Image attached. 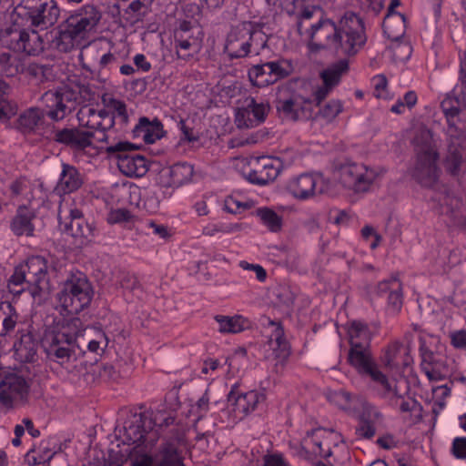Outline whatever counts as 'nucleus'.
<instances>
[{
  "instance_id": "f257e3e1",
  "label": "nucleus",
  "mask_w": 466,
  "mask_h": 466,
  "mask_svg": "<svg viewBox=\"0 0 466 466\" xmlns=\"http://www.w3.org/2000/svg\"><path fill=\"white\" fill-rule=\"evenodd\" d=\"M310 39L319 38L326 43L316 44L318 49L329 48L337 56H353L366 44L367 35L363 19L352 11H347L338 24L320 19L310 27Z\"/></svg>"
},
{
  "instance_id": "f03ea898",
  "label": "nucleus",
  "mask_w": 466,
  "mask_h": 466,
  "mask_svg": "<svg viewBox=\"0 0 466 466\" xmlns=\"http://www.w3.org/2000/svg\"><path fill=\"white\" fill-rule=\"evenodd\" d=\"M461 92L454 97H446L441 103V109L446 120L447 155L444 167L452 176H458L463 161V143L466 141V123L463 113L466 110V50L461 63Z\"/></svg>"
},
{
  "instance_id": "7ed1b4c3",
  "label": "nucleus",
  "mask_w": 466,
  "mask_h": 466,
  "mask_svg": "<svg viewBox=\"0 0 466 466\" xmlns=\"http://www.w3.org/2000/svg\"><path fill=\"white\" fill-rule=\"evenodd\" d=\"M276 109L279 115L291 121L316 119L321 116L328 122L332 121L340 112L342 104L339 100H330L313 115V100L299 92H292L285 98L276 101Z\"/></svg>"
},
{
  "instance_id": "20e7f679",
  "label": "nucleus",
  "mask_w": 466,
  "mask_h": 466,
  "mask_svg": "<svg viewBox=\"0 0 466 466\" xmlns=\"http://www.w3.org/2000/svg\"><path fill=\"white\" fill-rule=\"evenodd\" d=\"M93 296V290L86 277L81 273H71L57 293L61 306L71 314H77L86 308Z\"/></svg>"
},
{
  "instance_id": "39448f33",
  "label": "nucleus",
  "mask_w": 466,
  "mask_h": 466,
  "mask_svg": "<svg viewBox=\"0 0 466 466\" xmlns=\"http://www.w3.org/2000/svg\"><path fill=\"white\" fill-rule=\"evenodd\" d=\"M439 154L431 142L430 134H425L424 143L417 148V160L411 177L421 186L433 188L438 185L440 169L437 167Z\"/></svg>"
},
{
  "instance_id": "423d86ee",
  "label": "nucleus",
  "mask_w": 466,
  "mask_h": 466,
  "mask_svg": "<svg viewBox=\"0 0 466 466\" xmlns=\"http://www.w3.org/2000/svg\"><path fill=\"white\" fill-rule=\"evenodd\" d=\"M15 10L31 26L40 29L53 26L60 15L55 0H21Z\"/></svg>"
},
{
  "instance_id": "0eeeda50",
  "label": "nucleus",
  "mask_w": 466,
  "mask_h": 466,
  "mask_svg": "<svg viewBox=\"0 0 466 466\" xmlns=\"http://www.w3.org/2000/svg\"><path fill=\"white\" fill-rule=\"evenodd\" d=\"M138 149L136 144L120 141L106 148L108 155L117 158L119 170L127 177H143L148 170L147 158L134 151Z\"/></svg>"
},
{
  "instance_id": "6e6552de",
  "label": "nucleus",
  "mask_w": 466,
  "mask_h": 466,
  "mask_svg": "<svg viewBox=\"0 0 466 466\" xmlns=\"http://www.w3.org/2000/svg\"><path fill=\"white\" fill-rule=\"evenodd\" d=\"M348 361L360 375L370 378L387 391H390V384L374 361L370 346L354 344L349 350Z\"/></svg>"
},
{
  "instance_id": "1a4fd4ad",
  "label": "nucleus",
  "mask_w": 466,
  "mask_h": 466,
  "mask_svg": "<svg viewBox=\"0 0 466 466\" xmlns=\"http://www.w3.org/2000/svg\"><path fill=\"white\" fill-rule=\"evenodd\" d=\"M43 100L46 105L45 114L55 121L64 119L76 109L77 105H80L72 84L56 92H46Z\"/></svg>"
},
{
  "instance_id": "9d476101",
  "label": "nucleus",
  "mask_w": 466,
  "mask_h": 466,
  "mask_svg": "<svg viewBox=\"0 0 466 466\" xmlns=\"http://www.w3.org/2000/svg\"><path fill=\"white\" fill-rule=\"evenodd\" d=\"M30 382L23 376L10 372L0 381V403L7 410L24 405L28 400Z\"/></svg>"
},
{
  "instance_id": "9b49d317",
  "label": "nucleus",
  "mask_w": 466,
  "mask_h": 466,
  "mask_svg": "<svg viewBox=\"0 0 466 466\" xmlns=\"http://www.w3.org/2000/svg\"><path fill=\"white\" fill-rule=\"evenodd\" d=\"M42 348L48 360L61 366L75 361L82 356L78 344L61 339L48 331H46L42 339Z\"/></svg>"
},
{
  "instance_id": "f8f14e48",
  "label": "nucleus",
  "mask_w": 466,
  "mask_h": 466,
  "mask_svg": "<svg viewBox=\"0 0 466 466\" xmlns=\"http://www.w3.org/2000/svg\"><path fill=\"white\" fill-rule=\"evenodd\" d=\"M3 41L15 52H25L29 56H38L45 49V42L35 29H7Z\"/></svg>"
},
{
  "instance_id": "ddd939ff",
  "label": "nucleus",
  "mask_w": 466,
  "mask_h": 466,
  "mask_svg": "<svg viewBox=\"0 0 466 466\" xmlns=\"http://www.w3.org/2000/svg\"><path fill=\"white\" fill-rule=\"evenodd\" d=\"M132 466H184L173 442H166L154 457L134 447L129 453Z\"/></svg>"
},
{
  "instance_id": "4468645a",
  "label": "nucleus",
  "mask_w": 466,
  "mask_h": 466,
  "mask_svg": "<svg viewBox=\"0 0 466 466\" xmlns=\"http://www.w3.org/2000/svg\"><path fill=\"white\" fill-rule=\"evenodd\" d=\"M53 139L74 151H85L93 146V141L106 142L107 136H97L96 132L86 131L81 126L79 127L57 128L53 131Z\"/></svg>"
},
{
  "instance_id": "2eb2a0df",
  "label": "nucleus",
  "mask_w": 466,
  "mask_h": 466,
  "mask_svg": "<svg viewBox=\"0 0 466 466\" xmlns=\"http://www.w3.org/2000/svg\"><path fill=\"white\" fill-rule=\"evenodd\" d=\"M92 26L80 15L69 16L60 26L58 35L54 39L56 47L64 53L70 52L77 38H83L85 34L91 31Z\"/></svg>"
},
{
  "instance_id": "dca6fc26",
  "label": "nucleus",
  "mask_w": 466,
  "mask_h": 466,
  "mask_svg": "<svg viewBox=\"0 0 466 466\" xmlns=\"http://www.w3.org/2000/svg\"><path fill=\"white\" fill-rule=\"evenodd\" d=\"M377 174L366 166L357 163H345L339 168V178L345 187L356 192H366L374 182Z\"/></svg>"
},
{
  "instance_id": "f3484780",
  "label": "nucleus",
  "mask_w": 466,
  "mask_h": 466,
  "mask_svg": "<svg viewBox=\"0 0 466 466\" xmlns=\"http://www.w3.org/2000/svg\"><path fill=\"white\" fill-rule=\"evenodd\" d=\"M19 272L16 279H24L33 287L31 294L46 289L48 285L47 281V260L42 256H33L29 258L25 265L16 267Z\"/></svg>"
},
{
  "instance_id": "a211bd4d",
  "label": "nucleus",
  "mask_w": 466,
  "mask_h": 466,
  "mask_svg": "<svg viewBox=\"0 0 466 466\" xmlns=\"http://www.w3.org/2000/svg\"><path fill=\"white\" fill-rule=\"evenodd\" d=\"M77 119L86 131L96 132L97 136L106 135V131L115 125V116L108 110H96L87 106L77 112Z\"/></svg>"
},
{
  "instance_id": "6ab92c4d",
  "label": "nucleus",
  "mask_w": 466,
  "mask_h": 466,
  "mask_svg": "<svg viewBox=\"0 0 466 466\" xmlns=\"http://www.w3.org/2000/svg\"><path fill=\"white\" fill-rule=\"evenodd\" d=\"M252 28L251 22H242L233 26L227 36L225 52L233 58L246 57L251 50L249 49V32Z\"/></svg>"
},
{
  "instance_id": "aec40b11",
  "label": "nucleus",
  "mask_w": 466,
  "mask_h": 466,
  "mask_svg": "<svg viewBox=\"0 0 466 466\" xmlns=\"http://www.w3.org/2000/svg\"><path fill=\"white\" fill-rule=\"evenodd\" d=\"M268 110V104L258 103L255 98L248 97L244 101V106L236 114V125L239 128L255 127L265 121Z\"/></svg>"
},
{
  "instance_id": "412c9836",
  "label": "nucleus",
  "mask_w": 466,
  "mask_h": 466,
  "mask_svg": "<svg viewBox=\"0 0 466 466\" xmlns=\"http://www.w3.org/2000/svg\"><path fill=\"white\" fill-rule=\"evenodd\" d=\"M283 168L279 157H261L258 159V167L248 175V180L256 185H267L273 182Z\"/></svg>"
},
{
  "instance_id": "4be33fe9",
  "label": "nucleus",
  "mask_w": 466,
  "mask_h": 466,
  "mask_svg": "<svg viewBox=\"0 0 466 466\" xmlns=\"http://www.w3.org/2000/svg\"><path fill=\"white\" fill-rule=\"evenodd\" d=\"M228 401L233 406V411L236 414L247 416L256 410L259 405L266 401L264 391L250 390L243 394H237L231 390L228 394Z\"/></svg>"
},
{
  "instance_id": "5701e85b",
  "label": "nucleus",
  "mask_w": 466,
  "mask_h": 466,
  "mask_svg": "<svg viewBox=\"0 0 466 466\" xmlns=\"http://www.w3.org/2000/svg\"><path fill=\"white\" fill-rule=\"evenodd\" d=\"M194 175V167L187 162L176 163L173 166L161 170L160 183L167 187H179L191 181Z\"/></svg>"
},
{
  "instance_id": "b1692460",
  "label": "nucleus",
  "mask_w": 466,
  "mask_h": 466,
  "mask_svg": "<svg viewBox=\"0 0 466 466\" xmlns=\"http://www.w3.org/2000/svg\"><path fill=\"white\" fill-rule=\"evenodd\" d=\"M84 325L79 318H59L55 320L54 325L46 331L53 333L61 339L71 340L75 344H78L80 336L83 335Z\"/></svg>"
},
{
  "instance_id": "393cba45",
  "label": "nucleus",
  "mask_w": 466,
  "mask_h": 466,
  "mask_svg": "<svg viewBox=\"0 0 466 466\" xmlns=\"http://www.w3.org/2000/svg\"><path fill=\"white\" fill-rule=\"evenodd\" d=\"M268 325L273 327V330L265 347L268 346L271 353L268 354L266 358L273 357L281 361L285 360L290 354V347L284 337V329L279 322H275L270 319H268Z\"/></svg>"
},
{
  "instance_id": "a878e982",
  "label": "nucleus",
  "mask_w": 466,
  "mask_h": 466,
  "mask_svg": "<svg viewBox=\"0 0 466 466\" xmlns=\"http://www.w3.org/2000/svg\"><path fill=\"white\" fill-rule=\"evenodd\" d=\"M147 420V416L145 413H135L130 420L125 422L124 426L125 440L130 443H138L136 447L142 451L144 450L140 448V444L147 441L146 433L149 430Z\"/></svg>"
},
{
  "instance_id": "bb28decb",
  "label": "nucleus",
  "mask_w": 466,
  "mask_h": 466,
  "mask_svg": "<svg viewBox=\"0 0 466 466\" xmlns=\"http://www.w3.org/2000/svg\"><path fill=\"white\" fill-rule=\"evenodd\" d=\"M84 183L79 170L69 164L63 163L59 180L55 188L58 195H66L78 190Z\"/></svg>"
},
{
  "instance_id": "cd10ccee",
  "label": "nucleus",
  "mask_w": 466,
  "mask_h": 466,
  "mask_svg": "<svg viewBox=\"0 0 466 466\" xmlns=\"http://www.w3.org/2000/svg\"><path fill=\"white\" fill-rule=\"evenodd\" d=\"M323 181L322 177L302 174L289 181L288 190L296 198L307 199L315 194L318 184Z\"/></svg>"
},
{
  "instance_id": "c85d7f7f",
  "label": "nucleus",
  "mask_w": 466,
  "mask_h": 466,
  "mask_svg": "<svg viewBox=\"0 0 466 466\" xmlns=\"http://www.w3.org/2000/svg\"><path fill=\"white\" fill-rule=\"evenodd\" d=\"M70 222L65 224V231L74 238L90 240L95 236L96 227L87 222L81 210L75 208L70 211Z\"/></svg>"
},
{
  "instance_id": "c756f323",
  "label": "nucleus",
  "mask_w": 466,
  "mask_h": 466,
  "mask_svg": "<svg viewBox=\"0 0 466 466\" xmlns=\"http://www.w3.org/2000/svg\"><path fill=\"white\" fill-rule=\"evenodd\" d=\"M134 137H143V140L147 144L155 143L157 140L164 137L165 131L163 124L157 118L153 121L146 116L139 118L137 125L132 130Z\"/></svg>"
},
{
  "instance_id": "7c9ffc66",
  "label": "nucleus",
  "mask_w": 466,
  "mask_h": 466,
  "mask_svg": "<svg viewBox=\"0 0 466 466\" xmlns=\"http://www.w3.org/2000/svg\"><path fill=\"white\" fill-rule=\"evenodd\" d=\"M381 360L384 367L390 370L407 367L410 361L408 349L400 342L395 341L388 346Z\"/></svg>"
},
{
  "instance_id": "2f4dec72",
  "label": "nucleus",
  "mask_w": 466,
  "mask_h": 466,
  "mask_svg": "<svg viewBox=\"0 0 466 466\" xmlns=\"http://www.w3.org/2000/svg\"><path fill=\"white\" fill-rule=\"evenodd\" d=\"M108 342L109 339L103 331L94 329H86L83 335L80 336L78 346L81 349L82 356L86 353V349L90 352L99 354L100 352H104Z\"/></svg>"
},
{
  "instance_id": "473e14b6",
  "label": "nucleus",
  "mask_w": 466,
  "mask_h": 466,
  "mask_svg": "<svg viewBox=\"0 0 466 466\" xmlns=\"http://www.w3.org/2000/svg\"><path fill=\"white\" fill-rule=\"evenodd\" d=\"M439 202L443 207V212L451 218L454 226L466 228V217H464L461 212V199L446 194L439 198Z\"/></svg>"
},
{
  "instance_id": "72a5a7b5",
  "label": "nucleus",
  "mask_w": 466,
  "mask_h": 466,
  "mask_svg": "<svg viewBox=\"0 0 466 466\" xmlns=\"http://www.w3.org/2000/svg\"><path fill=\"white\" fill-rule=\"evenodd\" d=\"M35 215L25 207H20L11 223V229L16 236H33L34 225L32 219Z\"/></svg>"
},
{
  "instance_id": "f704fd0d",
  "label": "nucleus",
  "mask_w": 466,
  "mask_h": 466,
  "mask_svg": "<svg viewBox=\"0 0 466 466\" xmlns=\"http://www.w3.org/2000/svg\"><path fill=\"white\" fill-rule=\"evenodd\" d=\"M15 353L23 362H33L35 360L38 342L31 333L23 334L17 344H15Z\"/></svg>"
},
{
  "instance_id": "c9c22d12",
  "label": "nucleus",
  "mask_w": 466,
  "mask_h": 466,
  "mask_svg": "<svg viewBox=\"0 0 466 466\" xmlns=\"http://www.w3.org/2000/svg\"><path fill=\"white\" fill-rule=\"evenodd\" d=\"M214 319L218 322V331L221 333H238L249 326V321L239 315L233 317L216 315Z\"/></svg>"
},
{
  "instance_id": "e433bc0d",
  "label": "nucleus",
  "mask_w": 466,
  "mask_h": 466,
  "mask_svg": "<svg viewBox=\"0 0 466 466\" xmlns=\"http://www.w3.org/2000/svg\"><path fill=\"white\" fill-rule=\"evenodd\" d=\"M349 71V61L342 58L330 65L320 73V77L324 84L335 87L340 82L341 76Z\"/></svg>"
},
{
  "instance_id": "4c0bfd02",
  "label": "nucleus",
  "mask_w": 466,
  "mask_h": 466,
  "mask_svg": "<svg viewBox=\"0 0 466 466\" xmlns=\"http://www.w3.org/2000/svg\"><path fill=\"white\" fill-rule=\"evenodd\" d=\"M24 71V64L15 54L4 52L0 54V76L14 77Z\"/></svg>"
},
{
  "instance_id": "58836bf2",
  "label": "nucleus",
  "mask_w": 466,
  "mask_h": 466,
  "mask_svg": "<svg viewBox=\"0 0 466 466\" xmlns=\"http://www.w3.org/2000/svg\"><path fill=\"white\" fill-rule=\"evenodd\" d=\"M384 35L391 41L400 40L406 32L405 15H396L384 19L382 23Z\"/></svg>"
},
{
  "instance_id": "ea45409f",
  "label": "nucleus",
  "mask_w": 466,
  "mask_h": 466,
  "mask_svg": "<svg viewBox=\"0 0 466 466\" xmlns=\"http://www.w3.org/2000/svg\"><path fill=\"white\" fill-rule=\"evenodd\" d=\"M363 399L360 395H352L346 390H339L334 394L335 402L339 407L350 414L356 413L360 410Z\"/></svg>"
},
{
  "instance_id": "a19ab883",
  "label": "nucleus",
  "mask_w": 466,
  "mask_h": 466,
  "mask_svg": "<svg viewBox=\"0 0 466 466\" xmlns=\"http://www.w3.org/2000/svg\"><path fill=\"white\" fill-rule=\"evenodd\" d=\"M348 334L350 347H353L354 344L369 347L371 335L366 324L360 321H352L349 327Z\"/></svg>"
},
{
  "instance_id": "79ce46f5",
  "label": "nucleus",
  "mask_w": 466,
  "mask_h": 466,
  "mask_svg": "<svg viewBox=\"0 0 466 466\" xmlns=\"http://www.w3.org/2000/svg\"><path fill=\"white\" fill-rule=\"evenodd\" d=\"M248 76L251 84L258 87H264L275 84L266 63L252 66L248 70Z\"/></svg>"
},
{
  "instance_id": "37998d69",
  "label": "nucleus",
  "mask_w": 466,
  "mask_h": 466,
  "mask_svg": "<svg viewBox=\"0 0 466 466\" xmlns=\"http://www.w3.org/2000/svg\"><path fill=\"white\" fill-rule=\"evenodd\" d=\"M1 309L0 336L4 337L14 330L17 323L18 315L10 303H6L5 307Z\"/></svg>"
},
{
  "instance_id": "c03bdc74",
  "label": "nucleus",
  "mask_w": 466,
  "mask_h": 466,
  "mask_svg": "<svg viewBox=\"0 0 466 466\" xmlns=\"http://www.w3.org/2000/svg\"><path fill=\"white\" fill-rule=\"evenodd\" d=\"M7 85L0 80V123H5L17 113L16 105L5 97Z\"/></svg>"
},
{
  "instance_id": "a18cd8bd",
  "label": "nucleus",
  "mask_w": 466,
  "mask_h": 466,
  "mask_svg": "<svg viewBox=\"0 0 466 466\" xmlns=\"http://www.w3.org/2000/svg\"><path fill=\"white\" fill-rule=\"evenodd\" d=\"M43 114L37 108H30L18 118V127L23 132H30L38 125Z\"/></svg>"
},
{
  "instance_id": "49530a36",
  "label": "nucleus",
  "mask_w": 466,
  "mask_h": 466,
  "mask_svg": "<svg viewBox=\"0 0 466 466\" xmlns=\"http://www.w3.org/2000/svg\"><path fill=\"white\" fill-rule=\"evenodd\" d=\"M266 65L269 68V72L273 77L274 83L286 78L292 72L291 64L284 59L266 62Z\"/></svg>"
},
{
  "instance_id": "de8ad7c7",
  "label": "nucleus",
  "mask_w": 466,
  "mask_h": 466,
  "mask_svg": "<svg viewBox=\"0 0 466 466\" xmlns=\"http://www.w3.org/2000/svg\"><path fill=\"white\" fill-rule=\"evenodd\" d=\"M257 215L270 231L278 232L281 229L282 218L272 209L268 208H258Z\"/></svg>"
},
{
  "instance_id": "09e8293b",
  "label": "nucleus",
  "mask_w": 466,
  "mask_h": 466,
  "mask_svg": "<svg viewBox=\"0 0 466 466\" xmlns=\"http://www.w3.org/2000/svg\"><path fill=\"white\" fill-rule=\"evenodd\" d=\"M420 353L421 357V369L425 374L426 370H430L442 357L430 350L426 345L425 339L422 337L420 338Z\"/></svg>"
},
{
  "instance_id": "8fccbe9b",
  "label": "nucleus",
  "mask_w": 466,
  "mask_h": 466,
  "mask_svg": "<svg viewBox=\"0 0 466 466\" xmlns=\"http://www.w3.org/2000/svg\"><path fill=\"white\" fill-rule=\"evenodd\" d=\"M381 420L359 418V424L355 428V433L359 438L370 440L376 434V426Z\"/></svg>"
},
{
  "instance_id": "3c124183",
  "label": "nucleus",
  "mask_w": 466,
  "mask_h": 466,
  "mask_svg": "<svg viewBox=\"0 0 466 466\" xmlns=\"http://www.w3.org/2000/svg\"><path fill=\"white\" fill-rule=\"evenodd\" d=\"M175 421V417L170 413L165 410H157L153 412L150 417L147 416V424L148 429L153 430V428L157 427L159 429L163 427H167L173 424Z\"/></svg>"
},
{
  "instance_id": "603ef678",
  "label": "nucleus",
  "mask_w": 466,
  "mask_h": 466,
  "mask_svg": "<svg viewBox=\"0 0 466 466\" xmlns=\"http://www.w3.org/2000/svg\"><path fill=\"white\" fill-rule=\"evenodd\" d=\"M393 291H390L387 298L388 309L396 314L400 312L402 307V288L401 283L397 279H393Z\"/></svg>"
},
{
  "instance_id": "864d4df0",
  "label": "nucleus",
  "mask_w": 466,
  "mask_h": 466,
  "mask_svg": "<svg viewBox=\"0 0 466 466\" xmlns=\"http://www.w3.org/2000/svg\"><path fill=\"white\" fill-rule=\"evenodd\" d=\"M392 42L393 45L390 47L392 52V59L395 62H404L408 60L412 52L411 46L409 43L402 42L400 40Z\"/></svg>"
},
{
  "instance_id": "5fc2aeb1",
  "label": "nucleus",
  "mask_w": 466,
  "mask_h": 466,
  "mask_svg": "<svg viewBox=\"0 0 466 466\" xmlns=\"http://www.w3.org/2000/svg\"><path fill=\"white\" fill-rule=\"evenodd\" d=\"M72 86L76 93L79 104H84L95 99L96 92L89 84L75 82L72 83Z\"/></svg>"
},
{
  "instance_id": "6e6d98bb",
  "label": "nucleus",
  "mask_w": 466,
  "mask_h": 466,
  "mask_svg": "<svg viewBox=\"0 0 466 466\" xmlns=\"http://www.w3.org/2000/svg\"><path fill=\"white\" fill-rule=\"evenodd\" d=\"M273 294L276 298V303L279 306L289 308L295 299V296L289 287H278L273 291Z\"/></svg>"
},
{
  "instance_id": "4d7b16f0",
  "label": "nucleus",
  "mask_w": 466,
  "mask_h": 466,
  "mask_svg": "<svg viewBox=\"0 0 466 466\" xmlns=\"http://www.w3.org/2000/svg\"><path fill=\"white\" fill-rule=\"evenodd\" d=\"M249 36L251 40H249V49H254L256 54H258L259 50L263 49L267 46V36L261 31L255 27V25L252 23V28L249 32Z\"/></svg>"
},
{
  "instance_id": "13d9d810",
  "label": "nucleus",
  "mask_w": 466,
  "mask_h": 466,
  "mask_svg": "<svg viewBox=\"0 0 466 466\" xmlns=\"http://www.w3.org/2000/svg\"><path fill=\"white\" fill-rule=\"evenodd\" d=\"M117 60L116 56L112 53H106L104 54L97 64V66H90L85 62L82 63V67L89 71L91 74L100 73V71L108 66L116 63Z\"/></svg>"
},
{
  "instance_id": "bf43d9fd",
  "label": "nucleus",
  "mask_w": 466,
  "mask_h": 466,
  "mask_svg": "<svg viewBox=\"0 0 466 466\" xmlns=\"http://www.w3.org/2000/svg\"><path fill=\"white\" fill-rule=\"evenodd\" d=\"M107 106L113 110L111 114L115 116V118L117 116L124 125L128 123V115L125 102L116 98H110Z\"/></svg>"
},
{
  "instance_id": "052dcab7",
  "label": "nucleus",
  "mask_w": 466,
  "mask_h": 466,
  "mask_svg": "<svg viewBox=\"0 0 466 466\" xmlns=\"http://www.w3.org/2000/svg\"><path fill=\"white\" fill-rule=\"evenodd\" d=\"M449 375L448 366L445 364L443 357L440 359V360L435 363V365L430 369V370H426V376L430 380H441L445 379Z\"/></svg>"
},
{
  "instance_id": "680f3d73",
  "label": "nucleus",
  "mask_w": 466,
  "mask_h": 466,
  "mask_svg": "<svg viewBox=\"0 0 466 466\" xmlns=\"http://www.w3.org/2000/svg\"><path fill=\"white\" fill-rule=\"evenodd\" d=\"M358 412L360 413L359 418L381 421L383 420V415L379 409L368 402L365 398L363 399V403H361L360 410Z\"/></svg>"
},
{
  "instance_id": "e2e57ef3",
  "label": "nucleus",
  "mask_w": 466,
  "mask_h": 466,
  "mask_svg": "<svg viewBox=\"0 0 466 466\" xmlns=\"http://www.w3.org/2000/svg\"><path fill=\"white\" fill-rule=\"evenodd\" d=\"M117 279L118 284L122 289H128L133 292L140 289V285L137 278L129 272L120 271Z\"/></svg>"
},
{
  "instance_id": "0e129e2a",
  "label": "nucleus",
  "mask_w": 466,
  "mask_h": 466,
  "mask_svg": "<svg viewBox=\"0 0 466 466\" xmlns=\"http://www.w3.org/2000/svg\"><path fill=\"white\" fill-rule=\"evenodd\" d=\"M19 272L17 269H15L14 274L11 276L8 281V289L9 291L15 295H20L25 289H29L30 291L33 289L32 286H29L25 280L16 279Z\"/></svg>"
},
{
  "instance_id": "69168bd1",
  "label": "nucleus",
  "mask_w": 466,
  "mask_h": 466,
  "mask_svg": "<svg viewBox=\"0 0 466 466\" xmlns=\"http://www.w3.org/2000/svg\"><path fill=\"white\" fill-rule=\"evenodd\" d=\"M83 11L84 13L79 15L87 23V25L95 28L101 19V13L95 5H92L84 6Z\"/></svg>"
},
{
  "instance_id": "338daca9",
  "label": "nucleus",
  "mask_w": 466,
  "mask_h": 466,
  "mask_svg": "<svg viewBox=\"0 0 466 466\" xmlns=\"http://www.w3.org/2000/svg\"><path fill=\"white\" fill-rule=\"evenodd\" d=\"M400 400L401 405H399V410L400 412L417 413L418 416H421L422 406L415 399L409 397L408 399L402 398Z\"/></svg>"
},
{
  "instance_id": "774afa93",
  "label": "nucleus",
  "mask_w": 466,
  "mask_h": 466,
  "mask_svg": "<svg viewBox=\"0 0 466 466\" xmlns=\"http://www.w3.org/2000/svg\"><path fill=\"white\" fill-rule=\"evenodd\" d=\"M29 73L40 79V81L48 80L52 76V67L48 65L32 64L29 66Z\"/></svg>"
}]
</instances>
